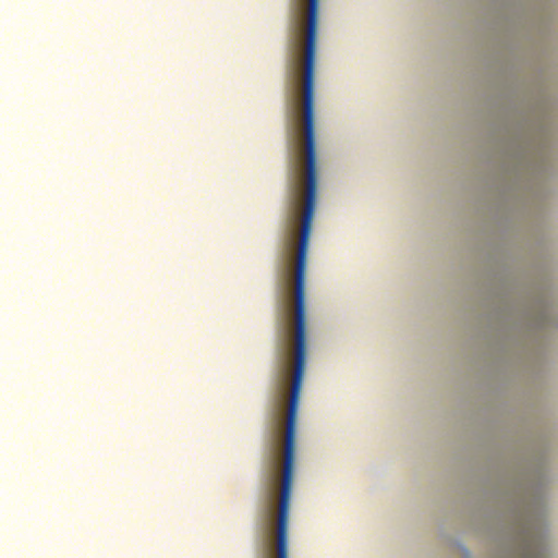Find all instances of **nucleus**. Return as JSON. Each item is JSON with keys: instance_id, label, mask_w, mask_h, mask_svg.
Masks as SVG:
<instances>
[{"instance_id": "f257e3e1", "label": "nucleus", "mask_w": 558, "mask_h": 558, "mask_svg": "<svg viewBox=\"0 0 558 558\" xmlns=\"http://www.w3.org/2000/svg\"><path fill=\"white\" fill-rule=\"evenodd\" d=\"M310 242H298L294 268V353L293 375L286 420V437L281 488L277 513V558H289L288 527L294 472L295 426L299 398L303 385L306 360L305 269Z\"/></svg>"}, {"instance_id": "f03ea898", "label": "nucleus", "mask_w": 558, "mask_h": 558, "mask_svg": "<svg viewBox=\"0 0 558 558\" xmlns=\"http://www.w3.org/2000/svg\"><path fill=\"white\" fill-rule=\"evenodd\" d=\"M278 478V452H277V446L272 445L271 456H270V470L268 474V492H267V499H268V511H270L271 508V501L274 498V488L275 484Z\"/></svg>"}, {"instance_id": "7ed1b4c3", "label": "nucleus", "mask_w": 558, "mask_h": 558, "mask_svg": "<svg viewBox=\"0 0 558 558\" xmlns=\"http://www.w3.org/2000/svg\"><path fill=\"white\" fill-rule=\"evenodd\" d=\"M296 207H298V189H296V186H294V189H293V197H292V201H291L290 236L292 234V227H293V222L295 220ZM289 243H291V238L289 239Z\"/></svg>"}, {"instance_id": "20e7f679", "label": "nucleus", "mask_w": 558, "mask_h": 558, "mask_svg": "<svg viewBox=\"0 0 558 558\" xmlns=\"http://www.w3.org/2000/svg\"><path fill=\"white\" fill-rule=\"evenodd\" d=\"M287 363H288V352L286 344L281 348V364H282V371L287 372Z\"/></svg>"}]
</instances>
